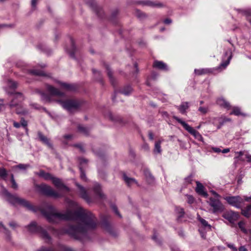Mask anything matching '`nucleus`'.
<instances>
[{"label": "nucleus", "instance_id": "31", "mask_svg": "<svg viewBox=\"0 0 251 251\" xmlns=\"http://www.w3.org/2000/svg\"><path fill=\"white\" fill-rule=\"evenodd\" d=\"M8 173L5 169L3 168H0V177L4 180H6Z\"/></svg>", "mask_w": 251, "mask_h": 251}, {"label": "nucleus", "instance_id": "5", "mask_svg": "<svg viewBox=\"0 0 251 251\" xmlns=\"http://www.w3.org/2000/svg\"><path fill=\"white\" fill-rule=\"evenodd\" d=\"M173 118L180 124L189 133L192 134L196 139L199 141L203 142V138L201 135L196 130L194 129L192 127L190 126L189 125L182 121L180 118L176 116H173Z\"/></svg>", "mask_w": 251, "mask_h": 251}, {"label": "nucleus", "instance_id": "60", "mask_svg": "<svg viewBox=\"0 0 251 251\" xmlns=\"http://www.w3.org/2000/svg\"><path fill=\"white\" fill-rule=\"evenodd\" d=\"M75 146L79 148L82 152L84 151L83 147L81 144H76Z\"/></svg>", "mask_w": 251, "mask_h": 251}, {"label": "nucleus", "instance_id": "36", "mask_svg": "<svg viewBox=\"0 0 251 251\" xmlns=\"http://www.w3.org/2000/svg\"><path fill=\"white\" fill-rule=\"evenodd\" d=\"M232 58V54L230 52V55L228 56L227 60L226 61L224 62H223L221 63L220 66L219 67V68H221V67H223V68H225L229 63L230 60H231Z\"/></svg>", "mask_w": 251, "mask_h": 251}, {"label": "nucleus", "instance_id": "28", "mask_svg": "<svg viewBox=\"0 0 251 251\" xmlns=\"http://www.w3.org/2000/svg\"><path fill=\"white\" fill-rule=\"evenodd\" d=\"M195 73L197 75H202L210 73V70L208 69H195Z\"/></svg>", "mask_w": 251, "mask_h": 251}, {"label": "nucleus", "instance_id": "30", "mask_svg": "<svg viewBox=\"0 0 251 251\" xmlns=\"http://www.w3.org/2000/svg\"><path fill=\"white\" fill-rule=\"evenodd\" d=\"M161 141H160V140L158 141L155 142L154 149V152L155 153H161Z\"/></svg>", "mask_w": 251, "mask_h": 251}, {"label": "nucleus", "instance_id": "32", "mask_svg": "<svg viewBox=\"0 0 251 251\" xmlns=\"http://www.w3.org/2000/svg\"><path fill=\"white\" fill-rule=\"evenodd\" d=\"M198 219L201 222V223L203 225V226H204L205 227H208L209 229L211 228V226L208 224V222L206 220H205L204 219L201 218L200 215H198Z\"/></svg>", "mask_w": 251, "mask_h": 251}, {"label": "nucleus", "instance_id": "59", "mask_svg": "<svg viewBox=\"0 0 251 251\" xmlns=\"http://www.w3.org/2000/svg\"><path fill=\"white\" fill-rule=\"evenodd\" d=\"M72 48H73V50L71 52H70L69 53H70V56L72 57H74V50H75V47H74V43L72 42Z\"/></svg>", "mask_w": 251, "mask_h": 251}, {"label": "nucleus", "instance_id": "58", "mask_svg": "<svg viewBox=\"0 0 251 251\" xmlns=\"http://www.w3.org/2000/svg\"><path fill=\"white\" fill-rule=\"evenodd\" d=\"M92 71H93V74H94L95 75H96V76H100V72H99V71H98L96 69H93L92 70Z\"/></svg>", "mask_w": 251, "mask_h": 251}, {"label": "nucleus", "instance_id": "44", "mask_svg": "<svg viewBox=\"0 0 251 251\" xmlns=\"http://www.w3.org/2000/svg\"><path fill=\"white\" fill-rule=\"evenodd\" d=\"M104 228L105 229L108 231L109 233L112 234V228L111 227V226L108 224H106L105 225H104Z\"/></svg>", "mask_w": 251, "mask_h": 251}, {"label": "nucleus", "instance_id": "48", "mask_svg": "<svg viewBox=\"0 0 251 251\" xmlns=\"http://www.w3.org/2000/svg\"><path fill=\"white\" fill-rule=\"evenodd\" d=\"M80 177H81V178L82 180H86V175H85L84 172H83V171L82 170L81 168H80Z\"/></svg>", "mask_w": 251, "mask_h": 251}, {"label": "nucleus", "instance_id": "40", "mask_svg": "<svg viewBox=\"0 0 251 251\" xmlns=\"http://www.w3.org/2000/svg\"><path fill=\"white\" fill-rule=\"evenodd\" d=\"M198 110L202 114H205L206 113H207L208 111V109L207 107H202V106H200L199 109H198Z\"/></svg>", "mask_w": 251, "mask_h": 251}, {"label": "nucleus", "instance_id": "39", "mask_svg": "<svg viewBox=\"0 0 251 251\" xmlns=\"http://www.w3.org/2000/svg\"><path fill=\"white\" fill-rule=\"evenodd\" d=\"M30 73L36 75H44L45 74L43 71L41 70H32L30 71Z\"/></svg>", "mask_w": 251, "mask_h": 251}, {"label": "nucleus", "instance_id": "49", "mask_svg": "<svg viewBox=\"0 0 251 251\" xmlns=\"http://www.w3.org/2000/svg\"><path fill=\"white\" fill-rule=\"evenodd\" d=\"M112 209L114 211V212L118 215L120 217H121V215L119 213L117 207L115 205H112Z\"/></svg>", "mask_w": 251, "mask_h": 251}, {"label": "nucleus", "instance_id": "20", "mask_svg": "<svg viewBox=\"0 0 251 251\" xmlns=\"http://www.w3.org/2000/svg\"><path fill=\"white\" fill-rule=\"evenodd\" d=\"M189 107V105L188 102H182L179 106H177V108L181 114H185L186 113V110L188 109Z\"/></svg>", "mask_w": 251, "mask_h": 251}, {"label": "nucleus", "instance_id": "41", "mask_svg": "<svg viewBox=\"0 0 251 251\" xmlns=\"http://www.w3.org/2000/svg\"><path fill=\"white\" fill-rule=\"evenodd\" d=\"M59 251H73L71 248L66 247L64 245H61L59 247Z\"/></svg>", "mask_w": 251, "mask_h": 251}, {"label": "nucleus", "instance_id": "35", "mask_svg": "<svg viewBox=\"0 0 251 251\" xmlns=\"http://www.w3.org/2000/svg\"><path fill=\"white\" fill-rule=\"evenodd\" d=\"M41 98L42 100L45 102L50 101V96L43 92H40Z\"/></svg>", "mask_w": 251, "mask_h": 251}, {"label": "nucleus", "instance_id": "64", "mask_svg": "<svg viewBox=\"0 0 251 251\" xmlns=\"http://www.w3.org/2000/svg\"><path fill=\"white\" fill-rule=\"evenodd\" d=\"M239 251H248L244 246H241L239 249Z\"/></svg>", "mask_w": 251, "mask_h": 251}, {"label": "nucleus", "instance_id": "15", "mask_svg": "<svg viewBox=\"0 0 251 251\" xmlns=\"http://www.w3.org/2000/svg\"><path fill=\"white\" fill-rule=\"evenodd\" d=\"M153 67L164 71H167L168 70L167 65L161 61H154L153 64Z\"/></svg>", "mask_w": 251, "mask_h": 251}, {"label": "nucleus", "instance_id": "13", "mask_svg": "<svg viewBox=\"0 0 251 251\" xmlns=\"http://www.w3.org/2000/svg\"><path fill=\"white\" fill-rule=\"evenodd\" d=\"M50 180L52 181L55 186L57 188L65 189L67 190H69L68 188L63 184L60 179L52 176V178L50 179Z\"/></svg>", "mask_w": 251, "mask_h": 251}, {"label": "nucleus", "instance_id": "22", "mask_svg": "<svg viewBox=\"0 0 251 251\" xmlns=\"http://www.w3.org/2000/svg\"><path fill=\"white\" fill-rule=\"evenodd\" d=\"M35 174L40 177H43L46 180H50L52 175L48 173H46L43 170H40L39 172L35 173Z\"/></svg>", "mask_w": 251, "mask_h": 251}, {"label": "nucleus", "instance_id": "7", "mask_svg": "<svg viewBox=\"0 0 251 251\" xmlns=\"http://www.w3.org/2000/svg\"><path fill=\"white\" fill-rule=\"evenodd\" d=\"M207 203L212 208V212L213 213H221L225 209L224 205L219 200V199H216L212 197L209 198Z\"/></svg>", "mask_w": 251, "mask_h": 251}, {"label": "nucleus", "instance_id": "37", "mask_svg": "<svg viewBox=\"0 0 251 251\" xmlns=\"http://www.w3.org/2000/svg\"><path fill=\"white\" fill-rule=\"evenodd\" d=\"M29 167L30 165L29 164H19V165L14 166L15 168H18L22 170H25Z\"/></svg>", "mask_w": 251, "mask_h": 251}, {"label": "nucleus", "instance_id": "33", "mask_svg": "<svg viewBox=\"0 0 251 251\" xmlns=\"http://www.w3.org/2000/svg\"><path fill=\"white\" fill-rule=\"evenodd\" d=\"M0 227H2L4 230V233L7 236L8 240L10 239V233L9 230L3 225L2 222H0Z\"/></svg>", "mask_w": 251, "mask_h": 251}, {"label": "nucleus", "instance_id": "52", "mask_svg": "<svg viewBox=\"0 0 251 251\" xmlns=\"http://www.w3.org/2000/svg\"><path fill=\"white\" fill-rule=\"evenodd\" d=\"M178 212L180 214V215L179 216V217H182L184 214V209L183 208H178Z\"/></svg>", "mask_w": 251, "mask_h": 251}, {"label": "nucleus", "instance_id": "18", "mask_svg": "<svg viewBox=\"0 0 251 251\" xmlns=\"http://www.w3.org/2000/svg\"><path fill=\"white\" fill-rule=\"evenodd\" d=\"M93 190L96 195L99 197V198L103 199L105 198L104 194L101 191V188L99 184L96 183L94 185Z\"/></svg>", "mask_w": 251, "mask_h": 251}, {"label": "nucleus", "instance_id": "3", "mask_svg": "<svg viewBox=\"0 0 251 251\" xmlns=\"http://www.w3.org/2000/svg\"><path fill=\"white\" fill-rule=\"evenodd\" d=\"M27 227L30 232L39 234L46 242H50L51 238L47 231L41 226H38L35 222H31Z\"/></svg>", "mask_w": 251, "mask_h": 251}, {"label": "nucleus", "instance_id": "47", "mask_svg": "<svg viewBox=\"0 0 251 251\" xmlns=\"http://www.w3.org/2000/svg\"><path fill=\"white\" fill-rule=\"evenodd\" d=\"M227 246L230 248L232 251H237V249L234 246L233 244L227 243Z\"/></svg>", "mask_w": 251, "mask_h": 251}, {"label": "nucleus", "instance_id": "10", "mask_svg": "<svg viewBox=\"0 0 251 251\" xmlns=\"http://www.w3.org/2000/svg\"><path fill=\"white\" fill-rule=\"evenodd\" d=\"M138 4L148 6L151 7H161L163 6V4L158 1H153L150 0H140L137 2Z\"/></svg>", "mask_w": 251, "mask_h": 251}, {"label": "nucleus", "instance_id": "51", "mask_svg": "<svg viewBox=\"0 0 251 251\" xmlns=\"http://www.w3.org/2000/svg\"><path fill=\"white\" fill-rule=\"evenodd\" d=\"M12 183V188L14 189H17L18 188V185L16 183L15 180H13V181H11Z\"/></svg>", "mask_w": 251, "mask_h": 251}, {"label": "nucleus", "instance_id": "12", "mask_svg": "<svg viewBox=\"0 0 251 251\" xmlns=\"http://www.w3.org/2000/svg\"><path fill=\"white\" fill-rule=\"evenodd\" d=\"M47 90L50 95L53 96L61 97L64 95V93L63 92L50 85H47Z\"/></svg>", "mask_w": 251, "mask_h": 251}, {"label": "nucleus", "instance_id": "6", "mask_svg": "<svg viewBox=\"0 0 251 251\" xmlns=\"http://www.w3.org/2000/svg\"><path fill=\"white\" fill-rule=\"evenodd\" d=\"M38 190L42 194L54 198H57L61 197V195L54 190L51 187L45 184H42L37 186Z\"/></svg>", "mask_w": 251, "mask_h": 251}, {"label": "nucleus", "instance_id": "1", "mask_svg": "<svg viewBox=\"0 0 251 251\" xmlns=\"http://www.w3.org/2000/svg\"><path fill=\"white\" fill-rule=\"evenodd\" d=\"M7 195L13 203H18L34 212L39 209L50 223L57 224L61 220H73L77 223L76 225H70L67 227L63 228L61 233L52 226L48 227V230L55 235L67 233L75 239L81 240L86 235L88 230L95 229L98 224L96 218L91 212L85 210L79 206L76 202L68 199L66 200L67 203L66 211L61 213L50 204H46L44 207H35L25 199L11 195L9 193Z\"/></svg>", "mask_w": 251, "mask_h": 251}, {"label": "nucleus", "instance_id": "43", "mask_svg": "<svg viewBox=\"0 0 251 251\" xmlns=\"http://www.w3.org/2000/svg\"><path fill=\"white\" fill-rule=\"evenodd\" d=\"M238 226L241 230L244 232H246V229L245 228V223L243 221L238 223Z\"/></svg>", "mask_w": 251, "mask_h": 251}, {"label": "nucleus", "instance_id": "26", "mask_svg": "<svg viewBox=\"0 0 251 251\" xmlns=\"http://www.w3.org/2000/svg\"><path fill=\"white\" fill-rule=\"evenodd\" d=\"M123 178L126 183L130 186L133 184H136L137 182L136 180L133 178L128 177L126 175V174H124Z\"/></svg>", "mask_w": 251, "mask_h": 251}, {"label": "nucleus", "instance_id": "38", "mask_svg": "<svg viewBox=\"0 0 251 251\" xmlns=\"http://www.w3.org/2000/svg\"><path fill=\"white\" fill-rule=\"evenodd\" d=\"M7 85L10 88L14 89L17 87V83L10 79H8L7 80Z\"/></svg>", "mask_w": 251, "mask_h": 251}, {"label": "nucleus", "instance_id": "11", "mask_svg": "<svg viewBox=\"0 0 251 251\" xmlns=\"http://www.w3.org/2000/svg\"><path fill=\"white\" fill-rule=\"evenodd\" d=\"M76 185L77 186L79 189V193L80 197L85 200L88 203L91 202L92 201L88 195L86 189L81 185H79L78 183H76Z\"/></svg>", "mask_w": 251, "mask_h": 251}, {"label": "nucleus", "instance_id": "56", "mask_svg": "<svg viewBox=\"0 0 251 251\" xmlns=\"http://www.w3.org/2000/svg\"><path fill=\"white\" fill-rule=\"evenodd\" d=\"M210 192L215 196V198L216 199H219L220 197V196L215 191L212 190L210 191Z\"/></svg>", "mask_w": 251, "mask_h": 251}, {"label": "nucleus", "instance_id": "14", "mask_svg": "<svg viewBox=\"0 0 251 251\" xmlns=\"http://www.w3.org/2000/svg\"><path fill=\"white\" fill-rule=\"evenodd\" d=\"M197 183V187L196 188V192L199 194V195H201L204 197H207V194L206 192L204 190V187L202 185L201 183L199 182V181H196Z\"/></svg>", "mask_w": 251, "mask_h": 251}, {"label": "nucleus", "instance_id": "17", "mask_svg": "<svg viewBox=\"0 0 251 251\" xmlns=\"http://www.w3.org/2000/svg\"><path fill=\"white\" fill-rule=\"evenodd\" d=\"M215 120L218 121L219 125L217 126V128L220 129L222 126L226 122H230L231 119L229 118L226 117L225 116H222L221 117L215 118Z\"/></svg>", "mask_w": 251, "mask_h": 251}, {"label": "nucleus", "instance_id": "29", "mask_svg": "<svg viewBox=\"0 0 251 251\" xmlns=\"http://www.w3.org/2000/svg\"><path fill=\"white\" fill-rule=\"evenodd\" d=\"M135 14L137 18L141 20L147 17V15L139 10H136Z\"/></svg>", "mask_w": 251, "mask_h": 251}, {"label": "nucleus", "instance_id": "2", "mask_svg": "<svg viewBox=\"0 0 251 251\" xmlns=\"http://www.w3.org/2000/svg\"><path fill=\"white\" fill-rule=\"evenodd\" d=\"M24 100V97L21 93H16L14 94L13 99L9 106L11 109L15 108L18 114H25L27 111L25 110L22 105V102Z\"/></svg>", "mask_w": 251, "mask_h": 251}, {"label": "nucleus", "instance_id": "63", "mask_svg": "<svg viewBox=\"0 0 251 251\" xmlns=\"http://www.w3.org/2000/svg\"><path fill=\"white\" fill-rule=\"evenodd\" d=\"M13 126L16 128H19L21 126V124L18 122L14 121L13 122Z\"/></svg>", "mask_w": 251, "mask_h": 251}, {"label": "nucleus", "instance_id": "23", "mask_svg": "<svg viewBox=\"0 0 251 251\" xmlns=\"http://www.w3.org/2000/svg\"><path fill=\"white\" fill-rule=\"evenodd\" d=\"M232 111L230 113V115H234L235 116H242L245 117L247 115L241 112L240 108L234 106L232 108Z\"/></svg>", "mask_w": 251, "mask_h": 251}, {"label": "nucleus", "instance_id": "57", "mask_svg": "<svg viewBox=\"0 0 251 251\" xmlns=\"http://www.w3.org/2000/svg\"><path fill=\"white\" fill-rule=\"evenodd\" d=\"M212 150L213 151H214L215 152L219 153L221 152V150L220 148H217V147H213L212 148Z\"/></svg>", "mask_w": 251, "mask_h": 251}, {"label": "nucleus", "instance_id": "16", "mask_svg": "<svg viewBox=\"0 0 251 251\" xmlns=\"http://www.w3.org/2000/svg\"><path fill=\"white\" fill-rule=\"evenodd\" d=\"M57 83L59 84L61 88L64 90L68 91H74L75 89L74 85L70 84L69 83L62 82L59 81H57Z\"/></svg>", "mask_w": 251, "mask_h": 251}, {"label": "nucleus", "instance_id": "4", "mask_svg": "<svg viewBox=\"0 0 251 251\" xmlns=\"http://www.w3.org/2000/svg\"><path fill=\"white\" fill-rule=\"evenodd\" d=\"M59 103L64 109L70 112L78 109L82 104V102L77 100H57Z\"/></svg>", "mask_w": 251, "mask_h": 251}, {"label": "nucleus", "instance_id": "25", "mask_svg": "<svg viewBox=\"0 0 251 251\" xmlns=\"http://www.w3.org/2000/svg\"><path fill=\"white\" fill-rule=\"evenodd\" d=\"M77 130L79 132L84 135H88L90 132V128L88 127L84 126L82 125H79L77 126Z\"/></svg>", "mask_w": 251, "mask_h": 251}, {"label": "nucleus", "instance_id": "46", "mask_svg": "<svg viewBox=\"0 0 251 251\" xmlns=\"http://www.w3.org/2000/svg\"><path fill=\"white\" fill-rule=\"evenodd\" d=\"M187 202L189 204H192L194 201V198L191 195H187Z\"/></svg>", "mask_w": 251, "mask_h": 251}, {"label": "nucleus", "instance_id": "54", "mask_svg": "<svg viewBox=\"0 0 251 251\" xmlns=\"http://www.w3.org/2000/svg\"><path fill=\"white\" fill-rule=\"evenodd\" d=\"M37 251H53L50 248H46L44 247H42L40 250H38Z\"/></svg>", "mask_w": 251, "mask_h": 251}, {"label": "nucleus", "instance_id": "42", "mask_svg": "<svg viewBox=\"0 0 251 251\" xmlns=\"http://www.w3.org/2000/svg\"><path fill=\"white\" fill-rule=\"evenodd\" d=\"M9 226L13 229H15L16 228H17L19 226V225H18V224L16 222H14V221L10 222L9 223Z\"/></svg>", "mask_w": 251, "mask_h": 251}, {"label": "nucleus", "instance_id": "55", "mask_svg": "<svg viewBox=\"0 0 251 251\" xmlns=\"http://www.w3.org/2000/svg\"><path fill=\"white\" fill-rule=\"evenodd\" d=\"M246 15L247 16L248 20L251 24V19H250V17H251V11H247Z\"/></svg>", "mask_w": 251, "mask_h": 251}, {"label": "nucleus", "instance_id": "8", "mask_svg": "<svg viewBox=\"0 0 251 251\" xmlns=\"http://www.w3.org/2000/svg\"><path fill=\"white\" fill-rule=\"evenodd\" d=\"M224 199L229 204L236 208H240L244 202L243 198L239 196L226 197Z\"/></svg>", "mask_w": 251, "mask_h": 251}, {"label": "nucleus", "instance_id": "21", "mask_svg": "<svg viewBox=\"0 0 251 251\" xmlns=\"http://www.w3.org/2000/svg\"><path fill=\"white\" fill-rule=\"evenodd\" d=\"M217 102L218 105L221 106H223L227 109H229L231 108L229 103L223 98L218 99L217 100Z\"/></svg>", "mask_w": 251, "mask_h": 251}, {"label": "nucleus", "instance_id": "62", "mask_svg": "<svg viewBox=\"0 0 251 251\" xmlns=\"http://www.w3.org/2000/svg\"><path fill=\"white\" fill-rule=\"evenodd\" d=\"M161 114L163 117L168 118L169 117L168 113L166 111H162L161 112Z\"/></svg>", "mask_w": 251, "mask_h": 251}, {"label": "nucleus", "instance_id": "9", "mask_svg": "<svg viewBox=\"0 0 251 251\" xmlns=\"http://www.w3.org/2000/svg\"><path fill=\"white\" fill-rule=\"evenodd\" d=\"M222 216L232 224L234 223L239 218L238 213L232 211H228L224 213Z\"/></svg>", "mask_w": 251, "mask_h": 251}, {"label": "nucleus", "instance_id": "45", "mask_svg": "<svg viewBox=\"0 0 251 251\" xmlns=\"http://www.w3.org/2000/svg\"><path fill=\"white\" fill-rule=\"evenodd\" d=\"M193 181L192 176H189L186 178H185L184 180V183L186 184H190Z\"/></svg>", "mask_w": 251, "mask_h": 251}, {"label": "nucleus", "instance_id": "19", "mask_svg": "<svg viewBox=\"0 0 251 251\" xmlns=\"http://www.w3.org/2000/svg\"><path fill=\"white\" fill-rule=\"evenodd\" d=\"M38 136L41 142H42L44 144H46L50 148L52 147V145L50 142L49 140L48 139L47 137L45 136L41 132L39 131L38 132Z\"/></svg>", "mask_w": 251, "mask_h": 251}, {"label": "nucleus", "instance_id": "24", "mask_svg": "<svg viewBox=\"0 0 251 251\" xmlns=\"http://www.w3.org/2000/svg\"><path fill=\"white\" fill-rule=\"evenodd\" d=\"M132 91L133 89L130 85H126L124 87L120 92L125 96H128L132 92Z\"/></svg>", "mask_w": 251, "mask_h": 251}, {"label": "nucleus", "instance_id": "34", "mask_svg": "<svg viewBox=\"0 0 251 251\" xmlns=\"http://www.w3.org/2000/svg\"><path fill=\"white\" fill-rule=\"evenodd\" d=\"M105 68H106V69L107 70V75H108V76L109 78V79L111 81V83H112V85H114V78L112 76V72H111L110 70V68L109 67V66L108 65H106L105 66Z\"/></svg>", "mask_w": 251, "mask_h": 251}, {"label": "nucleus", "instance_id": "61", "mask_svg": "<svg viewBox=\"0 0 251 251\" xmlns=\"http://www.w3.org/2000/svg\"><path fill=\"white\" fill-rule=\"evenodd\" d=\"M244 201H245L248 202H251V196L250 197H247V196H244Z\"/></svg>", "mask_w": 251, "mask_h": 251}, {"label": "nucleus", "instance_id": "53", "mask_svg": "<svg viewBox=\"0 0 251 251\" xmlns=\"http://www.w3.org/2000/svg\"><path fill=\"white\" fill-rule=\"evenodd\" d=\"M246 158L247 159V162L251 163V154H250L248 153L245 154Z\"/></svg>", "mask_w": 251, "mask_h": 251}, {"label": "nucleus", "instance_id": "27", "mask_svg": "<svg viewBox=\"0 0 251 251\" xmlns=\"http://www.w3.org/2000/svg\"><path fill=\"white\" fill-rule=\"evenodd\" d=\"M242 214L247 218L250 217L251 215V206L249 205L245 208L242 209Z\"/></svg>", "mask_w": 251, "mask_h": 251}, {"label": "nucleus", "instance_id": "50", "mask_svg": "<svg viewBox=\"0 0 251 251\" xmlns=\"http://www.w3.org/2000/svg\"><path fill=\"white\" fill-rule=\"evenodd\" d=\"M21 125L24 127H26L27 125V122L23 118L21 120Z\"/></svg>", "mask_w": 251, "mask_h": 251}]
</instances>
